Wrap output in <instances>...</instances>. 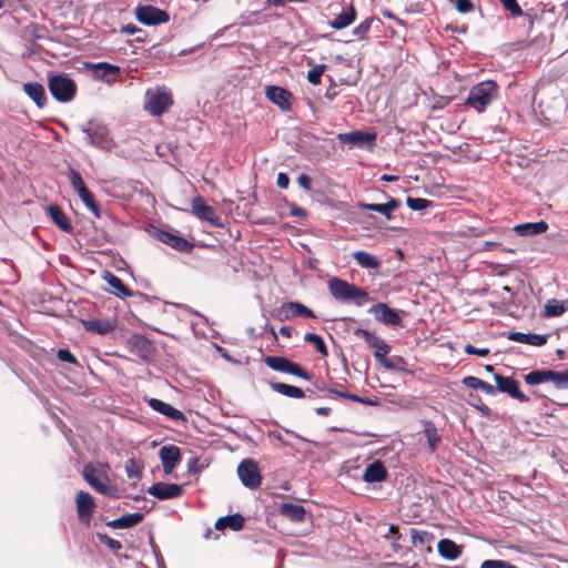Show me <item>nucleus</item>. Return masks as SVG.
I'll return each mask as SVG.
<instances>
[{
	"label": "nucleus",
	"mask_w": 568,
	"mask_h": 568,
	"mask_svg": "<svg viewBox=\"0 0 568 568\" xmlns=\"http://www.w3.org/2000/svg\"><path fill=\"white\" fill-rule=\"evenodd\" d=\"M371 27H372V19H365L364 21H362L358 26H356L353 29V34L357 39H364L367 36V33L369 32Z\"/></svg>",
	"instance_id": "864d4df0"
},
{
	"label": "nucleus",
	"mask_w": 568,
	"mask_h": 568,
	"mask_svg": "<svg viewBox=\"0 0 568 568\" xmlns=\"http://www.w3.org/2000/svg\"><path fill=\"white\" fill-rule=\"evenodd\" d=\"M159 456L166 475L171 474L182 459L181 449L175 445L162 446Z\"/></svg>",
	"instance_id": "a211bd4d"
},
{
	"label": "nucleus",
	"mask_w": 568,
	"mask_h": 568,
	"mask_svg": "<svg viewBox=\"0 0 568 568\" xmlns=\"http://www.w3.org/2000/svg\"><path fill=\"white\" fill-rule=\"evenodd\" d=\"M464 352L466 354H468V355H477V356H480V357H486V356L489 355L490 349L487 348V347L477 348V347H475L471 344H466L465 347H464Z\"/></svg>",
	"instance_id": "13d9d810"
},
{
	"label": "nucleus",
	"mask_w": 568,
	"mask_h": 568,
	"mask_svg": "<svg viewBox=\"0 0 568 568\" xmlns=\"http://www.w3.org/2000/svg\"><path fill=\"white\" fill-rule=\"evenodd\" d=\"M142 463L135 458H131L125 463V473L130 479H140L142 477Z\"/></svg>",
	"instance_id": "c03bdc74"
},
{
	"label": "nucleus",
	"mask_w": 568,
	"mask_h": 568,
	"mask_svg": "<svg viewBox=\"0 0 568 568\" xmlns=\"http://www.w3.org/2000/svg\"><path fill=\"white\" fill-rule=\"evenodd\" d=\"M480 568H518L505 560L487 559L481 562Z\"/></svg>",
	"instance_id": "4d7b16f0"
},
{
	"label": "nucleus",
	"mask_w": 568,
	"mask_h": 568,
	"mask_svg": "<svg viewBox=\"0 0 568 568\" xmlns=\"http://www.w3.org/2000/svg\"><path fill=\"white\" fill-rule=\"evenodd\" d=\"M24 93L37 104L43 108L47 104L44 87L39 82H28L23 84Z\"/></svg>",
	"instance_id": "c756f323"
},
{
	"label": "nucleus",
	"mask_w": 568,
	"mask_h": 568,
	"mask_svg": "<svg viewBox=\"0 0 568 568\" xmlns=\"http://www.w3.org/2000/svg\"><path fill=\"white\" fill-rule=\"evenodd\" d=\"M172 103V95L165 88L149 89L145 93L144 109L153 116L165 113Z\"/></svg>",
	"instance_id": "0eeeda50"
},
{
	"label": "nucleus",
	"mask_w": 568,
	"mask_h": 568,
	"mask_svg": "<svg viewBox=\"0 0 568 568\" xmlns=\"http://www.w3.org/2000/svg\"><path fill=\"white\" fill-rule=\"evenodd\" d=\"M369 313H372L376 321L385 324V325H392V326H398L402 323V318L397 311L390 308L385 303H377L373 305L369 310Z\"/></svg>",
	"instance_id": "dca6fc26"
},
{
	"label": "nucleus",
	"mask_w": 568,
	"mask_h": 568,
	"mask_svg": "<svg viewBox=\"0 0 568 568\" xmlns=\"http://www.w3.org/2000/svg\"><path fill=\"white\" fill-rule=\"evenodd\" d=\"M498 93L499 89L495 81H481L471 87L465 105L481 113L498 98Z\"/></svg>",
	"instance_id": "7ed1b4c3"
},
{
	"label": "nucleus",
	"mask_w": 568,
	"mask_h": 568,
	"mask_svg": "<svg viewBox=\"0 0 568 568\" xmlns=\"http://www.w3.org/2000/svg\"><path fill=\"white\" fill-rule=\"evenodd\" d=\"M191 212L201 221L207 222L212 226H223L221 217L215 210L210 206L204 197L197 195L191 201Z\"/></svg>",
	"instance_id": "f8f14e48"
},
{
	"label": "nucleus",
	"mask_w": 568,
	"mask_h": 568,
	"mask_svg": "<svg viewBox=\"0 0 568 568\" xmlns=\"http://www.w3.org/2000/svg\"><path fill=\"white\" fill-rule=\"evenodd\" d=\"M494 379L498 392L506 393L520 403H528L530 400L529 397L519 389L518 382L515 378L495 374Z\"/></svg>",
	"instance_id": "ddd939ff"
},
{
	"label": "nucleus",
	"mask_w": 568,
	"mask_h": 568,
	"mask_svg": "<svg viewBox=\"0 0 568 568\" xmlns=\"http://www.w3.org/2000/svg\"><path fill=\"white\" fill-rule=\"evenodd\" d=\"M109 464H100L99 467L93 463H88L82 468L83 479L95 491L112 498H119V490L115 486L110 485V477L106 474Z\"/></svg>",
	"instance_id": "f257e3e1"
},
{
	"label": "nucleus",
	"mask_w": 568,
	"mask_h": 568,
	"mask_svg": "<svg viewBox=\"0 0 568 568\" xmlns=\"http://www.w3.org/2000/svg\"><path fill=\"white\" fill-rule=\"evenodd\" d=\"M456 9L460 13H467L474 9V4L470 0H456Z\"/></svg>",
	"instance_id": "680f3d73"
},
{
	"label": "nucleus",
	"mask_w": 568,
	"mask_h": 568,
	"mask_svg": "<svg viewBox=\"0 0 568 568\" xmlns=\"http://www.w3.org/2000/svg\"><path fill=\"white\" fill-rule=\"evenodd\" d=\"M338 397L347 398V399H351L353 402L361 403V404H364V405H367V406H376V405H378V400L377 399L362 397V396H358V395H355V394H352V393H338Z\"/></svg>",
	"instance_id": "3c124183"
},
{
	"label": "nucleus",
	"mask_w": 568,
	"mask_h": 568,
	"mask_svg": "<svg viewBox=\"0 0 568 568\" xmlns=\"http://www.w3.org/2000/svg\"><path fill=\"white\" fill-rule=\"evenodd\" d=\"M136 19L145 26L165 23L170 20L169 13L152 6H143L136 9Z\"/></svg>",
	"instance_id": "2eb2a0df"
},
{
	"label": "nucleus",
	"mask_w": 568,
	"mask_h": 568,
	"mask_svg": "<svg viewBox=\"0 0 568 568\" xmlns=\"http://www.w3.org/2000/svg\"><path fill=\"white\" fill-rule=\"evenodd\" d=\"M548 224L545 221L518 224L514 227V232L520 236H531L545 233Z\"/></svg>",
	"instance_id": "e433bc0d"
},
{
	"label": "nucleus",
	"mask_w": 568,
	"mask_h": 568,
	"mask_svg": "<svg viewBox=\"0 0 568 568\" xmlns=\"http://www.w3.org/2000/svg\"><path fill=\"white\" fill-rule=\"evenodd\" d=\"M479 389H481L487 395H495L497 392L496 386H493L491 384L485 381L481 382Z\"/></svg>",
	"instance_id": "774afa93"
},
{
	"label": "nucleus",
	"mask_w": 568,
	"mask_h": 568,
	"mask_svg": "<svg viewBox=\"0 0 568 568\" xmlns=\"http://www.w3.org/2000/svg\"><path fill=\"white\" fill-rule=\"evenodd\" d=\"M270 387L284 396L291 397V398H304L305 393L302 388L288 385L285 383H271Z\"/></svg>",
	"instance_id": "58836bf2"
},
{
	"label": "nucleus",
	"mask_w": 568,
	"mask_h": 568,
	"mask_svg": "<svg viewBox=\"0 0 568 568\" xmlns=\"http://www.w3.org/2000/svg\"><path fill=\"white\" fill-rule=\"evenodd\" d=\"M80 130L84 133L85 142L97 149L109 152L115 146L109 129L99 121L90 120L82 124Z\"/></svg>",
	"instance_id": "20e7f679"
},
{
	"label": "nucleus",
	"mask_w": 568,
	"mask_h": 568,
	"mask_svg": "<svg viewBox=\"0 0 568 568\" xmlns=\"http://www.w3.org/2000/svg\"><path fill=\"white\" fill-rule=\"evenodd\" d=\"M310 0H266V3L272 7H284L286 3L296 2V3H305Z\"/></svg>",
	"instance_id": "e2e57ef3"
},
{
	"label": "nucleus",
	"mask_w": 568,
	"mask_h": 568,
	"mask_svg": "<svg viewBox=\"0 0 568 568\" xmlns=\"http://www.w3.org/2000/svg\"><path fill=\"white\" fill-rule=\"evenodd\" d=\"M276 184L280 189H287L290 184V178L286 173L280 172L277 174Z\"/></svg>",
	"instance_id": "0e129e2a"
},
{
	"label": "nucleus",
	"mask_w": 568,
	"mask_h": 568,
	"mask_svg": "<svg viewBox=\"0 0 568 568\" xmlns=\"http://www.w3.org/2000/svg\"><path fill=\"white\" fill-rule=\"evenodd\" d=\"M78 195L83 204L94 214V216L100 217V207L97 204L92 193L87 189L81 193H78Z\"/></svg>",
	"instance_id": "a18cd8bd"
},
{
	"label": "nucleus",
	"mask_w": 568,
	"mask_h": 568,
	"mask_svg": "<svg viewBox=\"0 0 568 568\" xmlns=\"http://www.w3.org/2000/svg\"><path fill=\"white\" fill-rule=\"evenodd\" d=\"M387 476L388 473L384 463L377 459L366 467L363 474V480L369 484L378 483L385 480Z\"/></svg>",
	"instance_id": "a878e982"
},
{
	"label": "nucleus",
	"mask_w": 568,
	"mask_h": 568,
	"mask_svg": "<svg viewBox=\"0 0 568 568\" xmlns=\"http://www.w3.org/2000/svg\"><path fill=\"white\" fill-rule=\"evenodd\" d=\"M48 88L52 97L61 103L71 102L77 93L75 82L64 74H50Z\"/></svg>",
	"instance_id": "39448f33"
},
{
	"label": "nucleus",
	"mask_w": 568,
	"mask_h": 568,
	"mask_svg": "<svg viewBox=\"0 0 568 568\" xmlns=\"http://www.w3.org/2000/svg\"><path fill=\"white\" fill-rule=\"evenodd\" d=\"M245 258L248 264H252L254 267L251 268L250 266H246L243 261H241L243 270H246L248 272L258 273L263 272L265 273L267 271L266 265L262 263V258L257 251H247V255H245Z\"/></svg>",
	"instance_id": "a19ab883"
},
{
	"label": "nucleus",
	"mask_w": 568,
	"mask_h": 568,
	"mask_svg": "<svg viewBox=\"0 0 568 568\" xmlns=\"http://www.w3.org/2000/svg\"><path fill=\"white\" fill-rule=\"evenodd\" d=\"M57 356L61 362H67L74 365L78 364L75 356L67 348H60Z\"/></svg>",
	"instance_id": "bf43d9fd"
},
{
	"label": "nucleus",
	"mask_w": 568,
	"mask_h": 568,
	"mask_svg": "<svg viewBox=\"0 0 568 568\" xmlns=\"http://www.w3.org/2000/svg\"><path fill=\"white\" fill-rule=\"evenodd\" d=\"M148 404L153 410L166 416L168 418H170L172 420H184L185 419V416L181 410L176 409L175 407L171 406L170 404H168L161 399L150 398L148 400Z\"/></svg>",
	"instance_id": "393cba45"
},
{
	"label": "nucleus",
	"mask_w": 568,
	"mask_h": 568,
	"mask_svg": "<svg viewBox=\"0 0 568 568\" xmlns=\"http://www.w3.org/2000/svg\"><path fill=\"white\" fill-rule=\"evenodd\" d=\"M567 310V306L556 298L547 301L545 305V315L547 317H556L562 315Z\"/></svg>",
	"instance_id": "37998d69"
},
{
	"label": "nucleus",
	"mask_w": 568,
	"mask_h": 568,
	"mask_svg": "<svg viewBox=\"0 0 568 568\" xmlns=\"http://www.w3.org/2000/svg\"><path fill=\"white\" fill-rule=\"evenodd\" d=\"M68 176H69L72 187L74 189V191L77 193H81L82 191L88 189L84 184V181H83L81 174L73 168L69 169Z\"/></svg>",
	"instance_id": "09e8293b"
},
{
	"label": "nucleus",
	"mask_w": 568,
	"mask_h": 568,
	"mask_svg": "<svg viewBox=\"0 0 568 568\" xmlns=\"http://www.w3.org/2000/svg\"><path fill=\"white\" fill-rule=\"evenodd\" d=\"M281 514L293 521H303L305 517V508L302 505L284 503L281 506Z\"/></svg>",
	"instance_id": "ea45409f"
},
{
	"label": "nucleus",
	"mask_w": 568,
	"mask_h": 568,
	"mask_svg": "<svg viewBox=\"0 0 568 568\" xmlns=\"http://www.w3.org/2000/svg\"><path fill=\"white\" fill-rule=\"evenodd\" d=\"M93 69L94 77L108 83L114 82L120 74V68L108 62H99L93 65Z\"/></svg>",
	"instance_id": "cd10ccee"
},
{
	"label": "nucleus",
	"mask_w": 568,
	"mask_h": 568,
	"mask_svg": "<svg viewBox=\"0 0 568 568\" xmlns=\"http://www.w3.org/2000/svg\"><path fill=\"white\" fill-rule=\"evenodd\" d=\"M304 339L308 343H312L322 356L328 355V351L324 343V339L320 335H317L315 333H307L304 336Z\"/></svg>",
	"instance_id": "de8ad7c7"
},
{
	"label": "nucleus",
	"mask_w": 568,
	"mask_h": 568,
	"mask_svg": "<svg viewBox=\"0 0 568 568\" xmlns=\"http://www.w3.org/2000/svg\"><path fill=\"white\" fill-rule=\"evenodd\" d=\"M327 287L331 295L338 302H353L356 306H363L369 301L365 290L336 276L328 280Z\"/></svg>",
	"instance_id": "f03ea898"
},
{
	"label": "nucleus",
	"mask_w": 568,
	"mask_h": 568,
	"mask_svg": "<svg viewBox=\"0 0 568 568\" xmlns=\"http://www.w3.org/2000/svg\"><path fill=\"white\" fill-rule=\"evenodd\" d=\"M326 70V64H317L307 72V80L313 85L321 83V78Z\"/></svg>",
	"instance_id": "8fccbe9b"
},
{
	"label": "nucleus",
	"mask_w": 568,
	"mask_h": 568,
	"mask_svg": "<svg viewBox=\"0 0 568 568\" xmlns=\"http://www.w3.org/2000/svg\"><path fill=\"white\" fill-rule=\"evenodd\" d=\"M98 539L101 544L113 551L120 550L122 548V544L119 540L111 538L106 534H98Z\"/></svg>",
	"instance_id": "5fc2aeb1"
},
{
	"label": "nucleus",
	"mask_w": 568,
	"mask_h": 568,
	"mask_svg": "<svg viewBox=\"0 0 568 568\" xmlns=\"http://www.w3.org/2000/svg\"><path fill=\"white\" fill-rule=\"evenodd\" d=\"M153 236L161 243L171 246L172 248H192L185 239L179 236L175 232H169L163 230H155Z\"/></svg>",
	"instance_id": "4be33fe9"
},
{
	"label": "nucleus",
	"mask_w": 568,
	"mask_h": 568,
	"mask_svg": "<svg viewBox=\"0 0 568 568\" xmlns=\"http://www.w3.org/2000/svg\"><path fill=\"white\" fill-rule=\"evenodd\" d=\"M82 325L87 332L105 335L114 331L116 323L110 320L91 318L82 321Z\"/></svg>",
	"instance_id": "5701e85b"
},
{
	"label": "nucleus",
	"mask_w": 568,
	"mask_h": 568,
	"mask_svg": "<svg viewBox=\"0 0 568 568\" xmlns=\"http://www.w3.org/2000/svg\"><path fill=\"white\" fill-rule=\"evenodd\" d=\"M102 278L108 283L109 287L106 291L110 294H113L120 298L131 297L134 295L133 291H131L123 281L114 275L110 271H104L102 273Z\"/></svg>",
	"instance_id": "aec40b11"
},
{
	"label": "nucleus",
	"mask_w": 568,
	"mask_h": 568,
	"mask_svg": "<svg viewBox=\"0 0 568 568\" xmlns=\"http://www.w3.org/2000/svg\"><path fill=\"white\" fill-rule=\"evenodd\" d=\"M130 345L133 353L145 359L151 353V342L143 335H134L130 338Z\"/></svg>",
	"instance_id": "4c0bfd02"
},
{
	"label": "nucleus",
	"mask_w": 568,
	"mask_h": 568,
	"mask_svg": "<svg viewBox=\"0 0 568 568\" xmlns=\"http://www.w3.org/2000/svg\"><path fill=\"white\" fill-rule=\"evenodd\" d=\"M74 501L79 521L85 527H89L97 509L95 499L88 491L79 490L75 494Z\"/></svg>",
	"instance_id": "9d476101"
},
{
	"label": "nucleus",
	"mask_w": 568,
	"mask_h": 568,
	"mask_svg": "<svg viewBox=\"0 0 568 568\" xmlns=\"http://www.w3.org/2000/svg\"><path fill=\"white\" fill-rule=\"evenodd\" d=\"M507 338L513 342L528 344L532 346H542L547 343V335L534 334V333H521V332H511L508 334Z\"/></svg>",
	"instance_id": "c85d7f7f"
},
{
	"label": "nucleus",
	"mask_w": 568,
	"mask_h": 568,
	"mask_svg": "<svg viewBox=\"0 0 568 568\" xmlns=\"http://www.w3.org/2000/svg\"><path fill=\"white\" fill-rule=\"evenodd\" d=\"M263 362L268 368L278 373L291 374L306 381H310L312 377L311 374L298 363H295L283 356L268 355L264 357Z\"/></svg>",
	"instance_id": "6e6552de"
},
{
	"label": "nucleus",
	"mask_w": 568,
	"mask_h": 568,
	"mask_svg": "<svg viewBox=\"0 0 568 568\" xmlns=\"http://www.w3.org/2000/svg\"><path fill=\"white\" fill-rule=\"evenodd\" d=\"M237 476L248 489H257L262 485V475L258 464L252 458L243 459L237 466Z\"/></svg>",
	"instance_id": "1a4fd4ad"
},
{
	"label": "nucleus",
	"mask_w": 568,
	"mask_h": 568,
	"mask_svg": "<svg viewBox=\"0 0 568 568\" xmlns=\"http://www.w3.org/2000/svg\"><path fill=\"white\" fill-rule=\"evenodd\" d=\"M244 517L241 514L227 515L224 517H220L215 523L216 530H224L225 528H230L234 531H239L244 527Z\"/></svg>",
	"instance_id": "72a5a7b5"
},
{
	"label": "nucleus",
	"mask_w": 568,
	"mask_h": 568,
	"mask_svg": "<svg viewBox=\"0 0 568 568\" xmlns=\"http://www.w3.org/2000/svg\"><path fill=\"white\" fill-rule=\"evenodd\" d=\"M266 98L276 104L281 110L288 111L291 110V100L292 94L284 88L271 85L266 88L265 91Z\"/></svg>",
	"instance_id": "412c9836"
},
{
	"label": "nucleus",
	"mask_w": 568,
	"mask_h": 568,
	"mask_svg": "<svg viewBox=\"0 0 568 568\" xmlns=\"http://www.w3.org/2000/svg\"><path fill=\"white\" fill-rule=\"evenodd\" d=\"M354 258L365 268H377L381 265L379 261L366 251H355Z\"/></svg>",
	"instance_id": "79ce46f5"
},
{
	"label": "nucleus",
	"mask_w": 568,
	"mask_h": 568,
	"mask_svg": "<svg viewBox=\"0 0 568 568\" xmlns=\"http://www.w3.org/2000/svg\"><path fill=\"white\" fill-rule=\"evenodd\" d=\"M383 366L389 371H400V372H406V373L413 374L412 371L407 369V367H406L407 362L402 356H395L393 358L385 359V363Z\"/></svg>",
	"instance_id": "49530a36"
},
{
	"label": "nucleus",
	"mask_w": 568,
	"mask_h": 568,
	"mask_svg": "<svg viewBox=\"0 0 568 568\" xmlns=\"http://www.w3.org/2000/svg\"><path fill=\"white\" fill-rule=\"evenodd\" d=\"M187 469H189V471L194 473V474L200 473L201 467L199 466V459L196 457H192L189 459Z\"/></svg>",
	"instance_id": "338daca9"
},
{
	"label": "nucleus",
	"mask_w": 568,
	"mask_h": 568,
	"mask_svg": "<svg viewBox=\"0 0 568 568\" xmlns=\"http://www.w3.org/2000/svg\"><path fill=\"white\" fill-rule=\"evenodd\" d=\"M409 535L414 547L422 551L432 552V542L435 539L434 534L426 530L410 528Z\"/></svg>",
	"instance_id": "b1692460"
},
{
	"label": "nucleus",
	"mask_w": 568,
	"mask_h": 568,
	"mask_svg": "<svg viewBox=\"0 0 568 568\" xmlns=\"http://www.w3.org/2000/svg\"><path fill=\"white\" fill-rule=\"evenodd\" d=\"M506 10H508L513 17L523 16V10L518 4L517 0H498Z\"/></svg>",
	"instance_id": "6e6d98bb"
},
{
	"label": "nucleus",
	"mask_w": 568,
	"mask_h": 568,
	"mask_svg": "<svg viewBox=\"0 0 568 568\" xmlns=\"http://www.w3.org/2000/svg\"><path fill=\"white\" fill-rule=\"evenodd\" d=\"M524 381L531 386L551 382L558 389H566L568 388V369L564 372L536 369L526 374Z\"/></svg>",
	"instance_id": "423d86ee"
},
{
	"label": "nucleus",
	"mask_w": 568,
	"mask_h": 568,
	"mask_svg": "<svg viewBox=\"0 0 568 568\" xmlns=\"http://www.w3.org/2000/svg\"><path fill=\"white\" fill-rule=\"evenodd\" d=\"M423 427V434L427 440L428 449L430 453H435L442 443V436L432 420H424Z\"/></svg>",
	"instance_id": "473e14b6"
},
{
	"label": "nucleus",
	"mask_w": 568,
	"mask_h": 568,
	"mask_svg": "<svg viewBox=\"0 0 568 568\" xmlns=\"http://www.w3.org/2000/svg\"><path fill=\"white\" fill-rule=\"evenodd\" d=\"M355 20L356 11L354 6L349 3L345 11L341 12L334 19L328 21V26L333 29L342 30L353 24Z\"/></svg>",
	"instance_id": "7c9ffc66"
},
{
	"label": "nucleus",
	"mask_w": 568,
	"mask_h": 568,
	"mask_svg": "<svg viewBox=\"0 0 568 568\" xmlns=\"http://www.w3.org/2000/svg\"><path fill=\"white\" fill-rule=\"evenodd\" d=\"M483 379L475 376H466L463 378L462 383L469 388L479 389Z\"/></svg>",
	"instance_id": "052dcab7"
},
{
	"label": "nucleus",
	"mask_w": 568,
	"mask_h": 568,
	"mask_svg": "<svg viewBox=\"0 0 568 568\" xmlns=\"http://www.w3.org/2000/svg\"><path fill=\"white\" fill-rule=\"evenodd\" d=\"M407 206L413 211H422L430 205V201L422 197H410L406 200Z\"/></svg>",
	"instance_id": "603ef678"
},
{
	"label": "nucleus",
	"mask_w": 568,
	"mask_h": 568,
	"mask_svg": "<svg viewBox=\"0 0 568 568\" xmlns=\"http://www.w3.org/2000/svg\"><path fill=\"white\" fill-rule=\"evenodd\" d=\"M144 518L142 513L125 514L109 521L106 525L113 529H126L140 524Z\"/></svg>",
	"instance_id": "2f4dec72"
},
{
	"label": "nucleus",
	"mask_w": 568,
	"mask_h": 568,
	"mask_svg": "<svg viewBox=\"0 0 568 568\" xmlns=\"http://www.w3.org/2000/svg\"><path fill=\"white\" fill-rule=\"evenodd\" d=\"M148 494L160 499H172L183 495V487L179 484L155 483L148 488Z\"/></svg>",
	"instance_id": "f3484780"
},
{
	"label": "nucleus",
	"mask_w": 568,
	"mask_h": 568,
	"mask_svg": "<svg viewBox=\"0 0 568 568\" xmlns=\"http://www.w3.org/2000/svg\"><path fill=\"white\" fill-rule=\"evenodd\" d=\"M297 316L313 318L315 317V314L311 308L300 302H287L282 304L278 308V318L281 321L291 320Z\"/></svg>",
	"instance_id": "6ab92c4d"
},
{
	"label": "nucleus",
	"mask_w": 568,
	"mask_h": 568,
	"mask_svg": "<svg viewBox=\"0 0 568 568\" xmlns=\"http://www.w3.org/2000/svg\"><path fill=\"white\" fill-rule=\"evenodd\" d=\"M357 205L363 210L378 212L383 214L387 220H389L392 217L393 211H395L399 206V202L396 199H392L387 203L383 204H369L358 202Z\"/></svg>",
	"instance_id": "f704fd0d"
},
{
	"label": "nucleus",
	"mask_w": 568,
	"mask_h": 568,
	"mask_svg": "<svg viewBox=\"0 0 568 568\" xmlns=\"http://www.w3.org/2000/svg\"><path fill=\"white\" fill-rule=\"evenodd\" d=\"M47 215L51 221L64 232L72 230V224L68 215L58 206L49 205L45 207Z\"/></svg>",
	"instance_id": "bb28decb"
},
{
	"label": "nucleus",
	"mask_w": 568,
	"mask_h": 568,
	"mask_svg": "<svg viewBox=\"0 0 568 568\" xmlns=\"http://www.w3.org/2000/svg\"><path fill=\"white\" fill-rule=\"evenodd\" d=\"M297 182H298L300 186L306 191H310L312 187V180L306 174H301L297 179Z\"/></svg>",
	"instance_id": "69168bd1"
},
{
	"label": "nucleus",
	"mask_w": 568,
	"mask_h": 568,
	"mask_svg": "<svg viewBox=\"0 0 568 568\" xmlns=\"http://www.w3.org/2000/svg\"><path fill=\"white\" fill-rule=\"evenodd\" d=\"M437 549L438 554L448 560H455L462 555V547L450 539H440Z\"/></svg>",
	"instance_id": "c9c22d12"
},
{
	"label": "nucleus",
	"mask_w": 568,
	"mask_h": 568,
	"mask_svg": "<svg viewBox=\"0 0 568 568\" xmlns=\"http://www.w3.org/2000/svg\"><path fill=\"white\" fill-rule=\"evenodd\" d=\"M337 139L341 143L358 148H372L376 141V134L365 131H352L347 133H339Z\"/></svg>",
	"instance_id": "4468645a"
},
{
	"label": "nucleus",
	"mask_w": 568,
	"mask_h": 568,
	"mask_svg": "<svg viewBox=\"0 0 568 568\" xmlns=\"http://www.w3.org/2000/svg\"><path fill=\"white\" fill-rule=\"evenodd\" d=\"M355 335L363 338L371 348H374V357L384 365L385 359H388L386 355L390 352V346L368 329L358 328L355 331Z\"/></svg>",
	"instance_id": "9b49d317"
}]
</instances>
